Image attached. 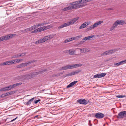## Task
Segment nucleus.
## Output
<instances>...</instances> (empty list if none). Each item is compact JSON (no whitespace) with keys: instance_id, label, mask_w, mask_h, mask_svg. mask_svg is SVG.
Masks as SVG:
<instances>
[{"instance_id":"f257e3e1","label":"nucleus","mask_w":126,"mask_h":126,"mask_svg":"<svg viewBox=\"0 0 126 126\" xmlns=\"http://www.w3.org/2000/svg\"><path fill=\"white\" fill-rule=\"evenodd\" d=\"M90 1V0H81L76 1L70 3V5H70L65 8L63 10L64 11H66L73 9H76L83 6V5H79V4L86 3L87 2H89Z\"/></svg>"},{"instance_id":"f03ea898","label":"nucleus","mask_w":126,"mask_h":126,"mask_svg":"<svg viewBox=\"0 0 126 126\" xmlns=\"http://www.w3.org/2000/svg\"><path fill=\"white\" fill-rule=\"evenodd\" d=\"M41 72L32 73L27 75L21 76L16 77L15 79L21 81L28 80L34 77L36 75L39 74Z\"/></svg>"},{"instance_id":"7ed1b4c3","label":"nucleus","mask_w":126,"mask_h":126,"mask_svg":"<svg viewBox=\"0 0 126 126\" xmlns=\"http://www.w3.org/2000/svg\"><path fill=\"white\" fill-rule=\"evenodd\" d=\"M79 18V17H77L71 19L69 22L64 23L58 27L59 29L62 28H63L71 25L76 22Z\"/></svg>"},{"instance_id":"20e7f679","label":"nucleus","mask_w":126,"mask_h":126,"mask_svg":"<svg viewBox=\"0 0 126 126\" xmlns=\"http://www.w3.org/2000/svg\"><path fill=\"white\" fill-rule=\"evenodd\" d=\"M126 24V21L118 20L114 23L113 25L110 28V31H112L118 25H122Z\"/></svg>"},{"instance_id":"39448f33","label":"nucleus","mask_w":126,"mask_h":126,"mask_svg":"<svg viewBox=\"0 0 126 126\" xmlns=\"http://www.w3.org/2000/svg\"><path fill=\"white\" fill-rule=\"evenodd\" d=\"M15 35V34H9L2 36L0 37V42L5 40H9L14 36Z\"/></svg>"},{"instance_id":"423d86ee","label":"nucleus","mask_w":126,"mask_h":126,"mask_svg":"<svg viewBox=\"0 0 126 126\" xmlns=\"http://www.w3.org/2000/svg\"><path fill=\"white\" fill-rule=\"evenodd\" d=\"M102 21H97L96 23H95L94 24L91 25L87 29V30L88 31L92 29H93L95 27H96L99 25L103 23Z\"/></svg>"},{"instance_id":"0eeeda50","label":"nucleus","mask_w":126,"mask_h":126,"mask_svg":"<svg viewBox=\"0 0 126 126\" xmlns=\"http://www.w3.org/2000/svg\"><path fill=\"white\" fill-rule=\"evenodd\" d=\"M96 36H97V35H93L88 36L87 37L84 38L81 41V43H82L87 40H91L92 39L96 37Z\"/></svg>"},{"instance_id":"6e6552de","label":"nucleus","mask_w":126,"mask_h":126,"mask_svg":"<svg viewBox=\"0 0 126 126\" xmlns=\"http://www.w3.org/2000/svg\"><path fill=\"white\" fill-rule=\"evenodd\" d=\"M126 117V111L121 112H119L117 115V118L122 119Z\"/></svg>"},{"instance_id":"1a4fd4ad","label":"nucleus","mask_w":126,"mask_h":126,"mask_svg":"<svg viewBox=\"0 0 126 126\" xmlns=\"http://www.w3.org/2000/svg\"><path fill=\"white\" fill-rule=\"evenodd\" d=\"M79 103L82 104L86 105L88 103V101L84 99H80L77 100Z\"/></svg>"},{"instance_id":"9d476101","label":"nucleus","mask_w":126,"mask_h":126,"mask_svg":"<svg viewBox=\"0 0 126 126\" xmlns=\"http://www.w3.org/2000/svg\"><path fill=\"white\" fill-rule=\"evenodd\" d=\"M47 36L40 39L38 41L35 42V44H40L46 41L47 40Z\"/></svg>"},{"instance_id":"9b49d317","label":"nucleus","mask_w":126,"mask_h":126,"mask_svg":"<svg viewBox=\"0 0 126 126\" xmlns=\"http://www.w3.org/2000/svg\"><path fill=\"white\" fill-rule=\"evenodd\" d=\"M35 60H33L32 61H30L25 63H21L20 64L21 66V68L25 66L28 65H29L31 63H33V62H35Z\"/></svg>"},{"instance_id":"f8f14e48","label":"nucleus","mask_w":126,"mask_h":126,"mask_svg":"<svg viewBox=\"0 0 126 126\" xmlns=\"http://www.w3.org/2000/svg\"><path fill=\"white\" fill-rule=\"evenodd\" d=\"M69 65V69H71L80 67L82 65V64L81 63H79L77 64H72Z\"/></svg>"},{"instance_id":"ddd939ff","label":"nucleus","mask_w":126,"mask_h":126,"mask_svg":"<svg viewBox=\"0 0 126 126\" xmlns=\"http://www.w3.org/2000/svg\"><path fill=\"white\" fill-rule=\"evenodd\" d=\"M47 28V26H44L39 28L36 29V30L33 31L32 32H41L44 31L46 30Z\"/></svg>"},{"instance_id":"4468645a","label":"nucleus","mask_w":126,"mask_h":126,"mask_svg":"<svg viewBox=\"0 0 126 126\" xmlns=\"http://www.w3.org/2000/svg\"><path fill=\"white\" fill-rule=\"evenodd\" d=\"M39 24H38L37 25H34L31 27L26 29L25 30V31L26 32H28V31H32L34 30L35 29L38 28V26H39Z\"/></svg>"},{"instance_id":"2eb2a0df","label":"nucleus","mask_w":126,"mask_h":126,"mask_svg":"<svg viewBox=\"0 0 126 126\" xmlns=\"http://www.w3.org/2000/svg\"><path fill=\"white\" fill-rule=\"evenodd\" d=\"M113 52V50H110L104 52L101 54L102 56H104L106 55L110 54Z\"/></svg>"},{"instance_id":"dca6fc26","label":"nucleus","mask_w":126,"mask_h":126,"mask_svg":"<svg viewBox=\"0 0 126 126\" xmlns=\"http://www.w3.org/2000/svg\"><path fill=\"white\" fill-rule=\"evenodd\" d=\"M90 22H85L79 27V29H81L86 27L87 26L89 25L90 24Z\"/></svg>"},{"instance_id":"f3484780","label":"nucleus","mask_w":126,"mask_h":126,"mask_svg":"<svg viewBox=\"0 0 126 126\" xmlns=\"http://www.w3.org/2000/svg\"><path fill=\"white\" fill-rule=\"evenodd\" d=\"M106 74L105 73L98 74L94 75V77L95 78H100L105 76L106 75Z\"/></svg>"},{"instance_id":"a211bd4d","label":"nucleus","mask_w":126,"mask_h":126,"mask_svg":"<svg viewBox=\"0 0 126 126\" xmlns=\"http://www.w3.org/2000/svg\"><path fill=\"white\" fill-rule=\"evenodd\" d=\"M95 117L97 118H102L104 117V115L101 113H98L96 114Z\"/></svg>"},{"instance_id":"6ab92c4d","label":"nucleus","mask_w":126,"mask_h":126,"mask_svg":"<svg viewBox=\"0 0 126 126\" xmlns=\"http://www.w3.org/2000/svg\"><path fill=\"white\" fill-rule=\"evenodd\" d=\"M126 63V59L123 61H121L119 62L114 64V65L115 66L116 65L117 66H119L121 65L124 64Z\"/></svg>"},{"instance_id":"aec40b11","label":"nucleus","mask_w":126,"mask_h":126,"mask_svg":"<svg viewBox=\"0 0 126 126\" xmlns=\"http://www.w3.org/2000/svg\"><path fill=\"white\" fill-rule=\"evenodd\" d=\"M67 69H69V65H66L63 67L59 68V71L66 70Z\"/></svg>"},{"instance_id":"412c9836","label":"nucleus","mask_w":126,"mask_h":126,"mask_svg":"<svg viewBox=\"0 0 126 126\" xmlns=\"http://www.w3.org/2000/svg\"><path fill=\"white\" fill-rule=\"evenodd\" d=\"M67 52H69V54L70 55H72L74 54L75 52V50H74L73 49H71L69 50H67Z\"/></svg>"},{"instance_id":"4be33fe9","label":"nucleus","mask_w":126,"mask_h":126,"mask_svg":"<svg viewBox=\"0 0 126 126\" xmlns=\"http://www.w3.org/2000/svg\"><path fill=\"white\" fill-rule=\"evenodd\" d=\"M5 63L6 64V65H8L10 64H13L15 63L13 62V61L11 60L5 62Z\"/></svg>"},{"instance_id":"5701e85b","label":"nucleus","mask_w":126,"mask_h":126,"mask_svg":"<svg viewBox=\"0 0 126 126\" xmlns=\"http://www.w3.org/2000/svg\"><path fill=\"white\" fill-rule=\"evenodd\" d=\"M34 99V98H33L32 99L29 100L28 101L24 103L26 105H28L30 104L32 101Z\"/></svg>"},{"instance_id":"b1692460","label":"nucleus","mask_w":126,"mask_h":126,"mask_svg":"<svg viewBox=\"0 0 126 126\" xmlns=\"http://www.w3.org/2000/svg\"><path fill=\"white\" fill-rule=\"evenodd\" d=\"M22 83H17L14 84H13L11 85L12 88H14L16 87L19 85H21L22 84Z\"/></svg>"},{"instance_id":"393cba45","label":"nucleus","mask_w":126,"mask_h":126,"mask_svg":"<svg viewBox=\"0 0 126 126\" xmlns=\"http://www.w3.org/2000/svg\"><path fill=\"white\" fill-rule=\"evenodd\" d=\"M81 37V36H79L76 37H72L71 38L69 39H70L71 40V41L73 40H78Z\"/></svg>"},{"instance_id":"a878e982","label":"nucleus","mask_w":126,"mask_h":126,"mask_svg":"<svg viewBox=\"0 0 126 126\" xmlns=\"http://www.w3.org/2000/svg\"><path fill=\"white\" fill-rule=\"evenodd\" d=\"M79 49L81 53H85L88 52L89 51V50H88L86 48L80 49Z\"/></svg>"},{"instance_id":"bb28decb","label":"nucleus","mask_w":126,"mask_h":126,"mask_svg":"<svg viewBox=\"0 0 126 126\" xmlns=\"http://www.w3.org/2000/svg\"><path fill=\"white\" fill-rule=\"evenodd\" d=\"M5 88L6 91H8L12 89L11 85L8 87H5Z\"/></svg>"},{"instance_id":"cd10ccee","label":"nucleus","mask_w":126,"mask_h":126,"mask_svg":"<svg viewBox=\"0 0 126 126\" xmlns=\"http://www.w3.org/2000/svg\"><path fill=\"white\" fill-rule=\"evenodd\" d=\"M81 70H77L76 71H75L73 72V75L77 74L79 72H80Z\"/></svg>"},{"instance_id":"c85d7f7f","label":"nucleus","mask_w":126,"mask_h":126,"mask_svg":"<svg viewBox=\"0 0 126 126\" xmlns=\"http://www.w3.org/2000/svg\"><path fill=\"white\" fill-rule=\"evenodd\" d=\"M73 75V72H72L68 74L65 75V77H66L67 76H69Z\"/></svg>"},{"instance_id":"c756f323","label":"nucleus","mask_w":126,"mask_h":126,"mask_svg":"<svg viewBox=\"0 0 126 126\" xmlns=\"http://www.w3.org/2000/svg\"><path fill=\"white\" fill-rule=\"evenodd\" d=\"M71 41V40L70 39H67L65 41L63 42V43H66L70 41Z\"/></svg>"},{"instance_id":"7c9ffc66","label":"nucleus","mask_w":126,"mask_h":126,"mask_svg":"<svg viewBox=\"0 0 126 126\" xmlns=\"http://www.w3.org/2000/svg\"><path fill=\"white\" fill-rule=\"evenodd\" d=\"M18 55H13L12 57V58H18Z\"/></svg>"},{"instance_id":"2f4dec72","label":"nucleus","mask_w":126,"mask_h":126,"mask_svg":"<svg viewBox=\"0 0 126 126\" xmlns=\"http://www.w3.org/2000/svg\"><path fill=\"white\" fill-rule=\"evenodd\" d=\"M125 97L124 95H118L116 97L117 98H123Z\"/></svg>"},{"instance_id":"473e14b6","label":"nucleus","mask_w":126,"mask_h":126,"mask_svg":"<svg viewBox=\"0 0 126 126\" xmlns=\"http://www.w3.org/2000/svg\"><path fill=\"white\" fill-rule=\"evenodd\" d=\"M73 86V85L71 83L69 85H68L67 87V88H70L71 87Z\"/></svg>"},{"instance_id":"72a5a7b5","label":"nucleus","mask_w":126,"mask_h":126,"mask_svg":"<svg viewBox=\"0 0 126 126\" xmlns=\"http://www.w3.org/2000/svg\"><path fill=\"white\" fill-rule=\"evenodd\" d=\"M54 36V35H51L50 36H48V38L49 39L52 38Z\"/></svg>"},{"instance_id":"f704fd0d","label":"nucleus","mask_w":126,"mask_h":126,"mask_svg":"<svg viewBox=\"0 0 126 126\" xmlns=\"http://www.w3.org/2000/svg\"><path fill=\"white\" fill-rule=\"evenodd\" d=\"M6 91L5 87L1 89H0V91Z\"/></svg>"},{"instance_id":"c9c22d12","label":"nucleus","mask_w":126,"mask_h":126,"mask_svg":"<svg viewBox=\"0 0 126 126\" xmlns=\"http://www.w3.org/2000/svg\"><path fill=\"white\" fill-rule=\"evenodd\" d=\"M77 82V81H75L72 82L71 83L73 85H74V84H76Z\"/></svg>"},{"instance_id":"e433bc0d","label":"nucleus","mask_w":126,"mask_h":126,"mask_svg":"<svg viewBox=\"0 0 126 126\" xmlns=\"http://www.w3.org/2000/svg\"><path fill=\"white\" fill-rule=\"evenodd\" d=\"M4 65H6V64L5 63V62H4L3 63H1L0 64V66H4Z\"/></svg>"},{"instance_id":"4c0bfd02","label":"nucleus","mask_w":126,"mask_h":126,"mask_svg":"<svg viewBox=\"0 0 126 126\" xmlns=\"http://www.w3.org/2000/svg\"><path fill=\"white\" fill-rule=\"evenodd\" d=\"M19 62V59H16V62L15 63Z\"/></svg>"},{"instance_id":"58836bf2","label":"nucleus","mask_w":126,"mask_h":126,"mask_svg":"<svg viewBox=\"0 0 126 126\" xmlns=\"http://www.w3.org/2000/svg\"><path fill=\"white\" fill-rule=\"evenodd\" d=\"M40 101V99L38 100H37L35 101V103L36 104L37 103L39 102Z\"/></svg>"},{"instance_id":"ea45409f","label":"nucleus","mask_w":126,"mask_h":126,"mask_svg":"<svg viewBox=\"0 0 126 126\" xmlns=\"http://www.w3.org/2000/svg\"><path fill=\"white\" fill-rule=\"evenodd\" d=\"M26 54V53H22L21 54V56H23L25 55Z\"/></svg>"},{"instance_id":"a19ab883","label":"nucleus","mask_w":126,"mask_h":126,"mask_svg":"<svg viewBox=\"0 0 126 126\" xmlns=\"http://www.w3.org/2000/svg\"><path fill=\"white\" fill-rule=\"evenodd\" d=\"M52 26H51L48 25V29L51 28Z\"/></svg>"},{"instance_id":"79ce46f5","label":"nucleus","mask_w":126,"mask_h":126,"mask_svg":"<svg viewBox=\"0 0 126 126\" xmlns=\"http://www.w3.org/2000/svg\"><path fill=\"white\" fill-rule=\"evenodd\" d=\"M16 67L17 68H21V66H20V64H19V65H17V66Z\"/></svg>"},{"instance_id":"37998d69","label":"nucleus","mask_w":126,"mask_h":126,"mask_svg":"<svg viewBox=\"0 0 126 126\" xmlns=\"http://www.w3.org/2000/svg\"><path fill=\"white\" fill-rule=\"evenodd\" d=\"M17 118V117H16V118H15V119H13L11 121V122H13L15 120H16V119Z\"/></svg>"},{"instance_id":"c03bdc74","label":"nucleus","mask_w":126,"mask_h":126,"mask_svg":"<svg viewBox=\"0 0 126 126\" xmlns=\"http://www.w3.org/2000/svg\"><path fill=\"white\" fill-rule=\"evenodd\" d=\"M60 75V74H56V75H55V76H58Z\"/></svg>"},{"instance_id":"a18cd8bd","label":"nucleus","mask_w":126,"mask_h":126,"mask_svg":"<svg viewBox=\"0 0 126 126\" xmlns=\"http://www.w3.org/2000/svg\"><path fill=\"white\" fill-rule=\"evenodd\" d=\"M19 62L23 60V59H19Z\"/></svg>"},{"instance_id":"49530a36","label":"nucleus","mask_w":126,"mask_h":126,"mask_svg":"<svg viewBox=\"0 0 126 126\" xmlns=\"http://www.w3.org/2000/svg\"><path fill=\"white\" fill-rule=\"evenodd\" d=\"M16 59H14L13 60H12V61H13V62H14V63L16 62Z\"/></svg>"},{"instance_id":"de8ad7c7","label":"nucleus","mask_w":126,"mask_h":126,"mask_svg":"<svg viewBox=\"0 0 126 126\" xmlns=\"http://www.w3.org/2000/svg\"><path fill=\"white\" fill-rule=\"evenodd\" d=\"M113 9L112 8H110L108 9L109 10H112Z\"/></svg>"},{"instance_id":"09e8293b","label":"nucleus","mask_w":126,"mask_h":126,"mask_svg":"<svg viewBox=\"0 0 126 126\" xmlns=\"http://www.w3.org/2000/svg\"><path fill=\"white\" fill-rule=\"evenodd\" d=\"M2 97H3V96L2 95H0V98H1Z\"/></svg>"},{"instance_id":"8fccbe9b","label":"nucleus","mask_w":126,"mask_h":126,"mask_svg":"<svg viewBox=\"0 0 126 126\" xmlns=\"http://www.w3.org/2000/svg\"><path fill=\"white\" fill-rule=\"evenodd\" d=\"M21 54H20L19 55H18V57H21Z\"/></svg>"},{"instance_id":"3c124183","label":"nucleus","mask_w":126,"mask_h":126,"mask_svg":"<svg viewBox=\"0 0 126 126\" xmlns=\"http://www.w3.org/2000/svg\"><path fill=\"white\" fill-rule=\"evenodd\" d=\"M38 115H36V116H35L34 117L35 118H36V117H38Z\"/></svg>"},{"instance_id":"603ef678","label":"nucleus","mask_w":126,"mask_h":126,"mask_svg":"<svg viewBox=\"0 0 126 126\" xmlns=\"http://www.w3.org/2000/svg\"><path fill=\"white\" fill-rule=\"evenodd\" d=\"M89 125L90 126H92V124H89Z\"/></svg>"},{"instance_id":"864d4df0","label":"nucleus","mask_w":126,"mask_h":126,"mask_svg":"<svg viewBox=\"0 0 126 126\" xmlns=\"http://www.w3.org/2000/svg\"><path fill=\"white\" fill-rule=\"evenodd\" d=\"M31 32V33H33V32Z\"/></svg>"},{"instance_id":"5fc2aeb1","label":"nucleus","mask_w":126,"mask_h":126,"mask_svg":"<svg viewBox=\"0 0 126 126\" xmlns=\"http://www.w3.org/2000/svg\"><path fill=\"white\" fill-rule=\"evenodd\" d=\"M49 67H48V68H47L48 71V69H49V68H49Z\"/></svg>"},{"instance_id":"6e6d98bb","label":"nucleus","mask_w":126,"mask_h":126,"mask_svg":"<svg viewBox=\"0 0 126 126\" xmlns=\"http://www.w3.org/2000/svg\"><path fill=\"white\" fill-rule=\"evenodd\" d=\"M89 122H90V120H89Z\"/></svg>"},{"instance_id":"4d7b16f0","label":"nucleus","mask_w":126,"mask_h":126,"mask_svg":"<svg viewBox=\"0 0 126 126\" xmlns=\"http://www.w3.org/2000/svg\"><path fill=\"white\" fill-rule=\"evenodd\" d=\"M49 94H51V93H49Z\"/></svg>"}]
</instances>
